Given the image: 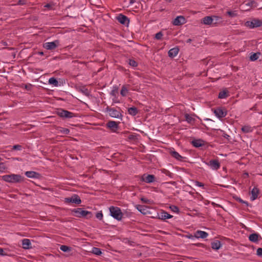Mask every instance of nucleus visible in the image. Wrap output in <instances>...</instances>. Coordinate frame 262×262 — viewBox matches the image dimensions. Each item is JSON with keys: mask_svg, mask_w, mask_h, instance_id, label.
I'll list each match as a JSON object with an SVG mask.
<instances>
[{"mask_svg": "<svg viewBox=\"0 0 262 262\" xmlns=\"http://www.w3.org/2000/svg\"><path fill=\"white\" fill-rule=\"evenodd\" d=\"M214 113L219 118L224 117L227 115V111L225 109H222L220 107L216 108L214 111Z\"/></svg>", "mask_w": 262, "mask_h": 262, "instance_id": "9b49d317", "label": "nucleus"}, {"mask_svg": "<svg viewBox=\"0 0 262 262\" xmlns=\"http://www.w3.org/2000/svg\"><path fill=\"white\" fill-rule=\"evenodd\" d=\"M159 219L163 220L169 219L172 217V215L168 213L167 212L162 210L159 214Z\"/></svg>", "mask_w": 262, "mask_h": 262, "instance_id": "dca6fc26", "label": "nucleus"}, {"mask_svg": "<svg viewBox=\"0 0 262 262\" xmlns=\"http://www.w3.org/2000/svg\"><path fill=\"white\" fill-rule=\"evenodd\" d=\"M245 3L246 6L249 7V8H247V10H249L250 8H256L257 6V3L254 0H250Z\"/></svg>", "mask_w": 262, "mask_h": 262, "instance_id": "b1692460", "label": "nucleus"}, {"mask_svg": "<svg viewBox=\"0 0 262 262\" xmlns=\"http://www.w3.org/2000/svg\"><path fill=\"white\" fill-rule=\"evenodd\" d=\"M128 139L130 140L134 141V140H136L137 139V138L136 135H129L128 137Z\"/></svg>", "mask_w": 262, "mask_h": 262, "instance_id": "8fccbe9b", "label": "nucleus"}, {"mask_svg": "<svg viewBox=\"0 0 262 262\" xmlns=\"http://www.w3.org/2000/svg\"><path fill=\"white\" fill-rule=\"evenodd\" d=\"M0 255H2V256L7 255V254L4 252L3 249H2V248H0Z\"/></svg>", "mask_w": 262, "mask_h": 262, "instance_id": "4d7b16f0", "label": "nucleus"}, {"mask_svg": "<svg viewBox=\"0 0 262 262\" xmlns=\"http://www.w3.org/2000/svg\"><path fill=\"white\" fill-rule=\"evenodd\" d=\"M213 22V19L212 16H207L201 19V23L204 25H210L212 24Z\"/></svg>", "mask_w": 262, "mask_h": 262, "instance_id": "2eb2a0df", "label": "nucleus"}, {"mask_svg": "<svg viewBox=\"0 0 262 262\" xmlns=\"http://www.w3.org/2000/svg\"><path fill=\"white\" fill-rule=\"evenodd\" d=\"M25 175L30 178H39L40 174L33 171H28L25 172Z\"/></svg>", "mask_w": 262, "mask_h": 262, "instance_id": "a211bd4d", "label": "nucleus"}, {"mask_svg": "<svg viewBox=\"0 0 262 262\" xmlns=\"http://www.w3.org/2000/svg\"><path fill=\"white\" fill-rule=\"evenodd\" d=\"M222 132H223V133L222 134V136L229 140V138H230V136L229 135L226 134L225 133V132H224V131H222Z\"/></svg>", "mask_w": 262, "mask_h": 262, "instance_id": "5fc2aeb1", "label": "nucleus"}, {"mask_svg": "<svg viewBox=\"0 0 262 262\" xmlns=\"http://www.w3.org/2000/svg\"><path fill=\"white\" fill-rule=\"evenodd\" d=\"M106 126L113 132H116L119 128L118 123L114 121H109L107 123Z\"/></svg>", "mask_w": 262, "mask_h": 262, "instance_id": "4468645a", "label": "nucleus"}, {"mask_svg": "<svg viewBox=\"0 0 262 262\" xmlns=\"http://www.w3.org/2000/svg\"><path fill=\"white\" fill-rule=\"evenodd\" d=\"M64 202L66 203H74L76 204H80L81 203L80 198L77 194H73L71 197L66 198Z\"/></svg>", "mask_w": 262, "mask_h": 262, "instance_id": "0eeeda50", "label": "nucleus"}, {"mask_svg": "<svg viewBox=\"0 0 262 262\" xmlns=\"http://www.w3.org/2000/svg\"><path fill=\"white\" fill-rule=\"evenodd\" d=\"M141 200L142 202H143L144 203H147L148 201V200L147 199L144 198H141Z\"/></svg>", "mask_w": 262, "mask_h": 262, "instance_id": "bf43d9fd", "label": "nucleus"}, {"mask_svg": "<svg viewBox=\"0 0 262 262\" xmlns=\"http://www.w3.org/2000/svg\"><path fill=\"white\" fill-rule=\"evenodd\" d=\"M259 191V189L257 187H254L252 189V190H251L252 195L250 198L251 201H254L257 198Z\"/></svg>", "mask_w": 262, "mask_h": 262, "instance_id": "5701e85b", "label": "nucleus"}, {"mask_svg": "<svg viewBox=\"0 0 262 262\" xmlns=\"http://www.w3.org/2000/svg\"><path fill=\"white\" fill-rule=\"evenodd\" d=\"M135 1H136L135 0H130L129 3L130 4H133L135 2Z\"/></svg>", "mask_w": 262, "mask_h": 262, "instance_id": "e2e57ef3", "label": "nucleus"}, {"mask_svg": "<svg viewBox=\"0 0 262 262\" xmlns=\"http://www.w3.org/2000/svg\"><path fill=\"white\" fill-rule=\"evenodd\" d=\"M212 204L214 206H218V207H220V205H217V204H216L215 203H213V202L212 203Z\"/></svg>", "mask_w": 262, "mask_h": 262, "instance_id": "0e129e2a", "label": "nucleus"}, {"mask_svg": "<svg viewBox=\"0 0 262 262\" xmlns=\"http://www.w3.org/2000/svg\"><path fill=\"white\" fill-rule=\"evenodd\" d=\"M168 2H170L172 0H166Z\"/></svg>", "mask_w": 262, "mask_h": 262, "instance_id": "338daca9", "label": "nucleus"}, {"mask_svg": "<svg viewBox=\"0 0 262 262\" xmlns=\"http://www.w3.org/2000/svg\"><path fill=\"white\" fill-rule=\"evenodd\" d=\"M38 54L40 55H43V52H38Z\"/></svg>", "mask_w": 262, "mask_h": 262, "instance_id": "69168bd1", "label": "nucleus"}, {"mask_svg": "<svg viewBox=\"0 0 262 262\" xmlns=\"http://www.w3.org/2000/svg\"><path fill=\"white\" fill-rule=\"evenodd\" d=\"M171 210L173 212L179 213V208L175 205H171L169 207Z\"/></svg>", "mask_w": 262, "mask_h": 262, "instance_id": "79ce46f5", "label": "nucleus"}, {"mask_svg": "<svg viewBox=\"0 0 262 262\" xmlns=\"http://www.w3.org/2000/svg\"><path fill=\"white\" fill-rule=\"evenodd\" d=\"M110 214L114 219L120 221L123 216V213L120 208L118 207L111 206L109 208Z\"/></svg>", "mask_w": 262, "mask_h": 262, "instance_id": "7ed1b4c3", "label": "nucleus"}, {"mask_svg": "<svg viewBox=\"0 0 262 262\" xmlns=\"http://www.w3.org/2000/svg\"><path fill=\"white\" fill-rule=\"evenodd\" d=\"M191 143L195 147H200L204 145V141L202 139H195L192 140Z\"/></svg>", "mask_w": 262, "mask_h": 262, "instance_id": "6ab92c4d", "label": "nucleus"}, {"mask_svg": "<svg viewBox=\"0 0 262 262\" xmlns=\"http://www.w3.org/2000/svg\"><path fill=\"white\" fill-rule=\"evenodd\" d=\"M24 87L27 91H31L32 85L31 84H25Z\"/></svg>", "mask_w": 262, "mask_h": 262, "instance_id": "3c124183", "label": "nucleus"}, {"mask_svg": "<svg viewBox=\"0 0 262 262\" xmlns=\"http://www.w3.org/2000/svg\"><path fill=\"white\" fill-rule=\"evenodd\" d=\"M186 22V19L185 17L183 16H177L172 22V24L174 26H180Z\"/></svg>", "mask_w": 262, "mask_h": 262, "instance_id": "f8f14e48", "label": "nucleus"}, {"mask_svg": "<svg viewBox=\"0 0 262 262\" xmlns=\"http://www.w3.org/2000/svg\"><path fill=\"white\" fill-rule=\"evenodd\" d=\"M235 200L238 201V202L241 203H242V204H245L247 206H248V203L247 202H246V201H243L242 199H241L240 198H238V197H236L235 198Z\"/></svg>", "mask_w": 262, "mask_h": 262, "instance_id": "a18cd8bd", "label": "nucleus"}, {"mask_svg": "<svg viewBox=\"0 0 262 262\" xmlns=\"http://www.w3.org/2000/svg\"><path fill=\"white\" fill-rule=\"evenodd\" d=\"M256 109V104H255L253 107H252L251 110H255Z\"/></svg>", "mask_w": 262, "mask_h": 262, "instance_id": "680f3d73", "label": "nucleus"}, {"mask_svg": "<svg viewBox=\"0 0 262 262\" xmlns=\"http://www.w3.org/2000/svg\"><path fill=\"white\" fill-rule=\"evenodd\" d=\"M118 89L116 86L113 88V90L111 92V95L115 97H116L117 94L118 93Z\"/></svg>", "mask_w": 262, "mask_h": 262, "instance_id": "e433bc0d", "label": "nucleus"}, {"mask_svg": "<svg viewBox=\"0 0 262 262\" xmlns=\"http://www.w3.org/2000/svg\"><path fill=\"white\" fill-rule=\"evenodd\" d=\"M72 213L76 217H83L87 219H90L93 216V214L91 212L85 210L82 208L73 209L72 210Z\"/></svg>", "mask_w": 262, "mask_h": 262, "instance_id": "f03ea898", "label": "nucleus"}, {"mask_svg": "<svg viewBox=\"0 0 262 262\" xmlns=\"http://www.w3.org/2000/svg\"><path fill=\"white\" fill-rule=\"evenodd\" d=\"M260 54V52L257 53H251V55L250 56V59L251 61H255L256 60L258 57L259 55Z\"/></svg>", "mask_w": 262, "mask_h": 262, "instance_id": "c85d7f7f", "label": "nucleus"}, {"mask_svg": "<svg viewBox=\"0 0 262 262\" xmlns=\"http://www.w3.org/2000/svg\"><path fill=\"white\" fill-rule=\"evenodd\" d=\"M177 262H183V261H177Z\"/></svg>", "mask_w": 262, "mask_h": 262, "instance_id": "774afa93", "label": "nucleus"}, {"mask_svg": "<svg viewBox=\"0 0 262 262\" xmlns=\"http://www.w3.org/2000/svg\"><path fill=\"white\" fill-rule=\"evenodd\" d=\"M211 248L213 250H219L221 248L222 245H221L220 241L216 240V241H215L212 242L211 244Z\"/></svg>", "mask_w": 262, "mask_h": 262, "instance_id": "393cba45", "label": "nucleus"}, {"mask_svg": "<svg viewBox=\"0 0 262 262\" xmlns=\"http://www.w3.org/2000/svg\"><path fill=\"white\" fill-rule=\"evenodd\" d=\"M208 235V234L207 232L200 230H198L194 233V236L196 238H205L207 237Z\"/></svg>", "mask_w": 262, "mask_h": 262, "instance_id": "aec40b11", "label": "nucleus"}, {"mask_svg": "<svg viewBox=\"0 0 262 262\" xmlns=\"http://www.w3.org/2000/svg\"><path fill=\"white\" fill-rule=\"evenodd\" d=\"M128 113L129 114L134 116L138 113V110L136 107H131L128 108Z\"/></svg>", "mask_w": 262, "mask_h": 262, "instance_id": "bb28decb", "label": "nucleus"}, {"mask_svg": "<svg viewBox=\"0 0 262 262\" xmlns=\"http://www.w3.org/2000/svg\"><path fill=\"white\" fill-rule=\"evenodd\" d=\"M179 51V48L178 47L171 49L168 52V56L172 58L177 55Z\"/></svg>", "mask_w": 262, "mask_h": 262, "instance_id": "f3484780", "label": "nucleus"}, {"mask_svg": "<svg viewBox=\"0 0 262 262\" xmlns=\"http://www.w3.org/2000/svg\"><path fill=\"white\" fill-rule=\"evenodd\" d=\"M245 25L246 27L251 29L257 28L262 26V20L257 18H253L251 20L247 21Z\"/></svg>", "mask_w": 262, "mask_h": 262, "instance_id": "39448f33", "label": "nucleus"}, {"mask_svg": "<svg viewBox=\"0 0 262 262\" xmlns=\"http://www.w3.org/2000/svg\"><path fill=\"white\" fill-rule=\"evenodd\" d=\"M56 114L62 118H72L75 117L74 113L62 108L57 109Z\"/></svg>", "mask_w": 262, "mask_h": 262, "instance_id": "20e7f679", "label": "nucleus"}, {"mask_svg": "<svg viewBox=\"0 0 262 262\" xmlns=\"http://www.w3.org/2000/svg\"><path fill=\"white\" fill-rule=\"evenodd\" d=\"M13 150H21L22 149V146L20 145H14L12 146Z\"/></svg>", "mask_w": 262, "mask_h": 262, "instance_id": "49530a36", "label": "nucleus"}, {"mask_svg": "<svg viewBox=\"0 0 262 262\" xmlns=\"http://www.w3.org/2000/svg\"><path fill=\"white\" fill-rule=\"evenodd\" d=\"M127 92V89L125 88V85H123L122 87V89H121V92H120V94L122 96H125L126 95V93Z\"/></svg>", "mask_w": 262, "mask_h": 262, "instance_id": "ea45409f", "label": "nucleus"}, {"mask_svg": "<svg viewBox=\"0 0 262 262\" xmlns=\"http://www.w3.org/2000/svg\"><path fill=\"white\" fill-rule=\"evenodd\" d=\"M7 169V167L4 163L1 162L0 163V172H4L5 170Z\"/></svg>", "mask_w": 262, "mask_h": 262, "instance_id": "c03bdc74", "label": "nucleus"}, {"mask_svg": "<svg viewBox=\"0 0 262 262\" xmlns=\"http://www.w3.org/2000/svg\"><path fill=\"white\" fill-rule=\"evenodd\" d=\"M27 3V0H19L18 2V5H24Z\"/></svg>", "mask_w": 262, "mask_h": 262, "instance_id": "864d4df0", "label": "nucleus"}, {"mask_svg": "<svg viewBox=\"0 0 262 262\" xmlns=\"http://www.w3.org/2000/svg\"><path fill=\"white\" fill-rule=\"evenodd\" d=\"M143 208V206H140V205H138L137 207V209L140 211L143 214H145V212H144V210L145 209H142V208Z\"/></svg>", "mask_w": 262, "mask_h": 262, "instance_id": "603ef678", "label": "nucleus"}, {"mask_svg": "<svg viewBox=\"0 0 262 262\" xmlns=\"http://www.w3.org/2000/svg\"><path fill=\"white\" fill-rule=\"evenodd\" d=\"M60 132L64 135H68L70 133V130L68 128L59 127Z\"/></svg>", "mask_w": 262, "mask_h": 262, "instance_id": "f704fd0d", "label": "nucleus"}, {"mask_svg": "<svg viewBox=\"0 0 262 262\" xmlns=\"http://www.w3.org/2000/svg\"><path fill=\"white\" fill-rule=\"evenodd\" d=\"M212 16L213 19V22L212 23L213 25H216L219 23L222 22V18L221 17L215 15H213Z\"/></svg>", "mask_w": 262, "mask_h": 262, "instance_id": "7c9ffc66", "label": "nucleus"}, {"mask_svg": "<svg viewBox=\"0 0 262 262\" xmlns=\"http://www.w3.org/2000/svg\"><path fill=\"white\" fill-rule=\"evenodd\" d=\"M256 254L260 257H262V248H258L257 249Z\"/></svg>", "mask_w": 262, "mask_h": 262, "instance_id": "09e8293b", "label": "nucleus"}, {"mask_svg": "<svg viewBox=\"0 0 262 262\" xmlns=\"http://www.w3.org/2000/svg\"><path fill=\"white\" fill-rule=\"evenodd\" d=\"M171 156L179 161H182L183 157H182L178 152L173 151L171 152Z\"/></svg>", "mask_w": 262, "mask_h": 262, "instance_id": "cd10ccee", "label": "nucleus"}, {"mask_svg": "<svg viewBox=\"0 0 262 262\" xmlns=\"http://www.w3.org/2000/svg\"><path fill=\"white\" fill-rule=\"evenodd\" d=\"M59 45L58 40H55L52 42H48L43 43V47L47 50H52L55 49Z\"/></svg>", "mask_w": 262, "mask_h": 262, "instance_id": "6e6552de", "label": "nucleus"}, {"mask_svg": "<svg viewBox=\"0 0 262 262\" xmlns=\"http://www.w3.org/2000/svg\"><path fill=\"white\" fill-rule=\"evenodd\" d=\"M82 93L86 96L89 95V92L88 89H85L84 90H82Z\"/></svg>", "mask_w": 262, "mask_h": 262, "instance_id": "13d9d810", "label": "nucleus"}, {"mask_svg": "<svg viewBox=\"0 0 262 262\" xmlns=\"http://www.w3.org/2000/svg\"><path fill=\"white\" fill-rule=\"evenodd\" d=\"M116 19L120 24L124 25H128L129 23V18L122 14H119L116 17Z\"/></svg>", "mask_w": 262, "mask_h": 262, "instance_id": "1a4fd4ad", "label": "nucleus"}, {"mask_svg": "<svg viewBox=\"0 0 262 262\" xmlns=\"http://www.w3.org/2000/svg\"><path fill=\"white\" fill-rule=\"evenodd\" d=\"M191 41H192V39H190V38H189V39H188L186 40V42H187V43H190V42H191Z\"/></svg>", "mask_w": 262, "mask_h": 262, "instance_id": "052dcab7", "label": "nucleus"}, {"mask_svg": "<svg viewBox=\"0 0 262 262\" xmlns=\"http://www.w3.org/2000/svg\"><path fill=\"white\" fill-rule=\"evenodd\" d=\"M106 111L109 113V115L111 117L115 118L122 119V115L121 113L114 108H111L109 106H107L105 108Z\"/></svg>", "mask_w": 262, "mask_h": 262, "instance_id": "423d86ee", "label": "nucleus"}, {"mask_svg": "<svg viewBox=\"0 0 262 262\" xmlns=\"http://www.w3.org/2000/svg\"><path fill=\"white\" fill-rule=\"evenodd\" d=\"M96 217L99 220H102L103 218V214L101 211L97 212L96 214Z\"/></svg>", "mask_w": 262, "mask_h": 262, "instance_id": "de8ad7c7", "label": "nucleus"}, {"mask_svg": "<svg viewBox=\"0 0 262 262\" xmlns=\"http://www.w3.org/2000/svg\"><path fill=\"white\" fill-rule=\"evenodd\" d=\"M155 177L153 174H144L142 176L141 180L147 183H151L155 181Z\"/></svg>", "mask_w": 262, "mask_h": 262, "instance_id": "9d476101", "label": "nucleus"}, {"mask_svg": "<svg viewBox=\"0 0 262 262\" xmlns=\"http://www.w3.org/2000/svg\"><path fill=\"white\" fill-rule=\"evenodd\" d=\"M207 165L210 166L213 169L217 170L220 167V163L218 160H210Z\"/></svg>", "mask_w": 262, "mask_h": 262, "instance_id": "ddd939ff", "label": "nucleus"}, {"mask_svg": "<svg viewBox=\"0 0 262 262\" xmlns=\"http://www.w3.org/2000/svg\"><path fill=\"white\" fill-rule=\"evenodd\" d=\"M22 245L23 248L25 249H29L32 248L30 240L27 238H25L22 240Z\"/></svg>", "mask_w": 262, "mask_h": 262, "instance_id": "412c9836", "label": "nucleus"}, {"mask_svg": "<svg viewBox=\"0 0 262 262\" xmlns=\"http://www.w3.org/2000/svg\"><path fill=\"white\" fill-rule=\"evenodd\" d=\"M54 6H55V4L53 2H52L49 4L45 5L44 7L46 8L47 9H49L50 10H53L54 9L53 7Z\"/></svg>", "mask_w": 262, "mask_h": 262, "instance_id": "4c0bfd02", "label": "nucleus"}, {"mask_svg": "<svg viewBox=\"0 0 262 262\" xmlns=\"http://www.w3.org/2000/svg\"><path fill=\"white\" fill-rule=\"evenodd\" d=\"M242 130L244 133H249L252 131L251 127L249 126H244L242 127Z\"/></svg>", "mask_w": 262, "mask_h": 262, "instance_id": "c9c22d12", "label": "nucleus"}, {"mask_svg": "<svg viewBox=\"0 0 262 262\" xmlns=\"http://www.w3.org/2000/svg\"><path fill=\"white\" fill-rule=\"evenodd\" d=\"M163 36V34L161 31L155 34V38L157 40H161Z\"/></svg>", "mask_w": 262, "mask_h": 262, "instance_id": "a19ab883", "label": "nucleus"}, {"mask_svg": "<svg viewBox=\"0 0 262 262\" xmlns=\"http://www.w3.org/2000/svg\"><path fill=\"white\" fill-rule=\"evenodd\" d=\"M60 249L64 252H69L72 251V248L66 245H61Z\"/></svg>", "mask_w": 262, "mask_h": 262, "instance_id": "c756f323", "label": "nucleus"}, {"mask_svg": "<svg viewBox=\"0 0 262 262\" xmlns=\"http://www.w3.org/2000/svg\"><path fill=\"white\" fill-rule=\"evenodd\" d=\"M92 253L97 255H100L102 254L100 249L96 247H93L92 248Z\"/></svg>", "mask_w": 262, "mask_h": 262, "instance_id": "473e14b6", "label": "nucleus"}, {"mask_svg": "<svg viewBox=\"0 0 262 262\" xmlns=\"http://www.w3.org/2000/svg\"><path fill=\"white\" fill-rule=\"evenodd\" d=\"M226 13L231 17H234L237 16V13L235 11H228Z\"/></svg>", "mask_w": 262, "mask_h": 262, "instance_id": "37998d69", "label": "nucleus"}, {"mask_svg": "<svg viewBox=\"0 0 262 262\" xmlns=\"http://www.w3.org/2000/svg\"><path fill=\"white\" fill-rule=\"evenodd\" d=\"M128 64L133 67H136L138 66V63L135 60L132 59H129Z\"/></svg>", "mask_w": 262, "mask_h": 262, "instance_id": "58836bf2", "label": "nucleus"}, {"mask_svg": "<svg viewBox=\"0 0 262 262\" xmlns=\"http://www.w3.org/2000/svg\"><path fill=\"white\" fill-rule=\"evenodd\" d=\"M185 118L186 120L189 123H191L192 122H194L195 120L194 118L192 117L188 114H186L185 115Z\"/></svg>", "mask_w": 262, "mask_h": 262, "instance_id": "72a5a7b5", "label": "nucleus"}, {"mask_svg": "<svg viewBox=\"0 0 262 262\" xmlns=\"http://www.w3.org/2000/svg\"><path fill=\"white\" fill-rule=\"evenodd\" d=\"M49 83L55 86H57L59 84L58 81L54 77H52L49 79Z\"/></svg>", "mask_w": 262, "mask_h": 262, "instance_id": "2f4dec72", "label": "nucleus"}, {"mask_svg": "<svg viewBox=\"0 0 262 262\" xmlns=\"http://www.w3.org/2000/svg\"><path fill=\"white\" fill-rule=\"evenodd\" d=\"M229 96L228 91L227 90H224L222 91H221L218 96V98L220 99H224L226 98Z\"/></svg>", "mask_w": 262, "mask_h": 262, "instance_id": "a878e982", "label": "nucleus"}, {"mask_svg": "<svg viewBox=\"0 0 262 262\" xmlns=\"http://www.w3.org/2000/svg\"><path fill=\"white\" fill-rule=\"evenodd\" d=\"M3 181L10 183H19L24 181V178L20 174H11L2 177Z\"/></svg>", "mask_w": 262, "mask_h": 262, "instance_id": "f257e3e1", "label": "nucleus"}, {"mask_svg": "<svg viewBox=\"0 0 262 262\" xmlns=\"http://www.w3.org/2000/svg\"><path fill=\"white\" fill-rule=\"evenodd\" d=\"M260 238V236L258 233H252L249 236L250 241L254 243H257L258 241V238Z\"/></svg>", "mask_w": 262, "mask_h": 262, "instance_id": "4be33fe9", "label": "nucleus"}, {"mask_svg": "<svg viewBox=\"0 0 262 262\" xmlns=\"http://www.w3.org/2000/svg\"><path fill=\"white\" fill-rule=\"evenodd\" d=\"M195 185L199 187H204V184L199 181H195Z\"/></svg>", "mask_w": 262, "mask_h": 262, "instance_id": "6e6d98bb", "label": "nucleus"}]
</instances>
